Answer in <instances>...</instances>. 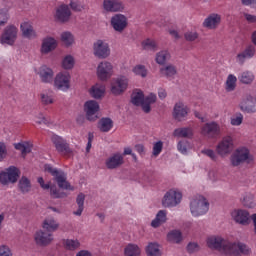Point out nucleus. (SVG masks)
I'll use <instances>...</instances> for the list:
<instances>
[{"instance_id": "33", "label": "nucleus", "mask_w": 256, "mask_h": 256, "mask_svg": "<svg viewBox=\"0 0 256 256\" xmlns=\"http://www.w3.org/2000/svg\"><path fill=\"white\" fill-rule=\"evenodd\" d=\"M160 75L167 79H173L177 75V68L173 64H169L160 68Z\"/></svg>"}, {"instance_id": "35", "label": "nucleus", "mask_w": 256, "mask_h": 256, "mask_svg": "<svg viewBox=\"0 0 256 256\" xmlns=\"http://www.w3.org/2000/svg\"><path fill=\"white\" fill-rule=\"evenodd\" d=\"M90 95L94 99H101L105 95V85L96 84L90 89Z\"/></svg>"}, {"instance_id": "60", "label": "nucleus", "mask_w": 256, "mask_h": 256, "mask_svg": "<svg viewBox=\"0 0 256 256\" xmlns=\"http://www.w3.org/2000/svg\"><path fill=\"white\" fill-rule=\"evenodd\" d=\"M36 123H38L39 125L44 124L47 125V123H49V121L47 120V118H45V116L43 115V113H39L36 116Z\"/></svg>"}, {"instance_id": "25", "label": "nucleus", "mask_w": 256, "mask_h": 256, "mask_svg": "<svg viewBox=\"0 0 256 256\" xmlns=\"http://www.w3.org/2000/svg\"><path fill=\"white\" fill-rule=\"evenodd\" d=\"M57 49V40L53 37H46L42 40L41 53L45 55Z\"/></svg>"}, {"instance_id": "58", "label": "nucleus", "mask_w": 256, "mask_h": 256, "mask_svg": "<svg viewBox=\"0 0 256 256\" xmlns=\"http://www.w3.org/2000/svg\"><path fill=\"white\" fill-rule=\"evenodd\" d=\"M241 111H245L246 113H255L256 112V106H247L243 103L240 104Z\"/></svg>"}, {"instance_id": "2", "label": "nucleus", "mask_w": 256, "mask_h": 256, "mask_svg": "<svg viewBox=\"0 0 256 256\" xmlns=\"http://www.w3.org/2000/svg\"><path fill=\"white\" fill-rule=\"evenodd\" d=\"M44 169L45 171H47V173H50V175L54 177V181H56L60 189H65L66 191H75V188L71 186V183H69V181H67V174H65L63 170L54 168L50 164H46L44 166Z\"/></svg>"}, {"instance_id": "49", "label": "nucleus", "mask_w": 256, "mask_h": 256, "mask_svg": "<svg viewBox=\"0 0 256 256\" xmlns=\"http://www.w3.org/2000/svg\"><path fill=\"white\" fill-rule=\"evenodd\" d=\"M61 41L66 47H70V45L75 42V38L71 32H63L61 34Z\"/></svg>"}, {"instance_id": "17", "label": "nucleus", "mask_w": 256, "mask_h": 256, "mask_svg": "<svg viewBox=\"0 0 256 256\" xmlns=\"http://www.w3.org/2000/svg\"><path fill=\"white\" fill-rule=\"evenodd\" d=\"M36 245H40V247H46L53 241V234L51 232H44L43 230H39L36 232L34 236Z\"/></svg>"}, {"instance_id": "48", "label": "nucleus", "mask_w": 256, "mask_h": 256, "mask_svg": "<svg viewBox=\"0 0 256 256\" xmlns=\"http://www.w3.org/2000/svg\"><path fill=\"white\" fill-rule=\"evenodd\" d=\"M64 247L68 251H75L76 249H79V247H81V243L79 242V240L67 239L64 241Z\"/></svg>"}, {"instance_id": "29", "label": "nucleus", "mask_w": 256, "mask_h": 256, "mask_svg": "<svg viewBox=\"0 0 256 256\" xmlns=\"http://www.w3.org/2000/svg\"><path fill=\"white\" fill-rule=\"evenodd\" d=\"M224 89L227 93H233L237 89V76L229 74L224 83Z\"/></svg>"}, {"instance_id": "20", "label": "nucleus", "mask_w": 256, "mask_h": 256, "mask_svg": "<svg viewBox=\"0 0 256 256\" xmlns=\"http://www.w3.org/2000/svg\"><path fill=\"white\" fill-rule=\"evenodd\" d=\"M103 9L108 13H117L119 11H123L125 6H123V2L119 0H104Z\"/></svg>"}, {"instance_id": "43", "label": "nucleus", "mask_w": 256, "mask_h": 256, "mask_svg": "<svg viewBox=\"0 0 256 256\" xmlns=\"http://www.w3.org/2000/svg\"><path fill=\"white\" fill-rule=\"evenodd\" d=\"M238 79L240 83H243L244 85H250V83H253L255 75H253L251 71H244L240 74Z\"/></svg>"}, {"instance_id": "61", "label": "nucleus", "mask_w": 256, "mask_h": 256, "mask_svg": "<svg viewBox=\"0 0 256 256\" xmlns=\"http://www.w3.org/2000/svg\"><path fill=\"white\" fill-rule=\"evenodd\" d=\"M177 149L180 153H182V155H187V146L185 145V142H178Z\"/></svg>"}, {"instance_id": "7", "label": "nucleus", "mask_w": 256, "mask_h": 256, "mask_svg": "<svg viewBox=\"0 0 256 256\" xmlns=\"http://www.w3.org/2000/svg\"><path fill=\"white\" fill-rule=\"evenodd\" d=\"M19 175H21V171L19 168L15 166H10L0 173V181L2 185H7V183H17V179H19Z\"/></svg>"}, {"instance_id": "12", "label": "nucleus", "mask_w": 256, "mask_h": 256, "mask_svg": "<svg viewBox=\"0 0 256 256\" xmlns=\"http://www.w3.org/2000/svg\"><path fill=\"white\" fill-rule=\"evenodd\" d=\"M250 159L249 149L245 147L238 148L231 156V164L233 167H239L240 163H245V161H249Z\"/></svg>"}, {"instance_id": "59", "label": "nucleus", "mask_w": 256, "mask_h": 256, "mask_svg": "<svg viewBox=\"0 0 256 256\" xmlns=\"http://www.w3.org/2000/svg\"><path fill=\"white\" fill-rule=\"evenodd\" d=\"M243 205L244 207H248V209H253V207H255V202L253 201V199L245 197L243 200Z\"/></svg>"}, {"instance_id": "15", "label": "nucleus", "mask_w": 256, "mask_h": 256, "mask_svg": "<svg viewBox=\"0 0 256 256\" xmlns=\"http://www.w3.org/2000/svg\"><path fill=\"white\" fill-rule=\"evenodd\" d=\"M218 155L221 157L229 155L233 151V138L230 136L224 137L221 142L216 147Z\"/></svg>"}, {"instance_id": "14", "label": "nucleus", "mask_w": 256, "mask_h": 256, "mask_svg": "<svg viewBox=\"0 0 256 256\" xmlns=\"http://www.w3.org/2000/svg\"><path fill=\"white\" fill-rule=\"evenodd\" d=\"M84 111L88 121H97V113L99 112V103L95 100L87 101L84 104Z\"/></svg>"}, {"instance_id": "55", "label": "nucleus", "mask_w": 256, "mask_h": 256, "mask_svg": "<svg viewBox=\"0 0 256 256\" xmlns=\"http://www.w3.org/2000/svg\"><path fill=\"white\" fill-rule=\"evenodd\" d=\"M0 256H13V252L9 246L0 245Z\"/></svg>"}, {"instance_id": "36", "label": "nucleus", "mask_w": 256, "mask_h": 256, "mask_svg": "<svg viewBox=\"0 0 256 256\" xmlns=\"http://www.w3.org/2000/svg\"><path fill=\"white\" fill-rule=\"evenodd\" d=\"M76 203L78 205V209L73 212V215H76L77 217H81L85 209V194L83 193L78 194L76 198Z\"/></svg>"}, {"instance_id": "16", "label": "nucleus", "mask_w": 256, "mask_h": 256, "mask_svg": "<svg viewBox=\"0 0 256 256\" xmlns=\"http://www.w3.org/2000/svg\"><path fill=\"white\" fill-rule=\"evenodd\" d=\"M38 183L42 189H50V195L53 199H63V197H67L65 192H61V190L57 189V186H51V184H45V180L43 177L38 178Z\"/></svg>"}, {"instance_id": "13", "label": "nucleus", "mask_w": 256, "mask_h": 256, "mask_svg": "<svg viewBox=\"0 0 256 256\" xmlns=\"http://www.w3.org/2000/svg\"><path fill=\"white\" fill-rule=\"evenodd\" d=\"M97 75L100 81H107L113 75V64L108 61L101 62L97 67Z\"/></svg>"}, {"instance_id": "6", "label": "nucleus", "mask_w": 256, "mask_h": 256, "mask_svg": "<svg viewBox=\"0 0 256 256\" xmlns=\"http://www.w3.org/2000/svg\"><path fill=\"white\" fill-rule=\"evenodd\" d=\"M17 33H19L17 27L13 25L7 26L1 34L0 43L2 45H15V42L17 41Z\"/></svg>"}, {"instance_id": "62", "label": "nucleus", "mask_w": 256, "mask_h": 256, "mask_svg": "<svg viewBox=\"0 0 256 256\" xmlns=\"http://www.w3.org/2000/svg\"><path fill=\"white\" fill-rule=\"evenodd\" d=\"M188 253H195V251H199L198 243H189L187 246Z\"/></svg>"}, {"instance_id": "39", "label": "nucleus", "mask_w": 256, "mask_h": 256, "mask_svg": "<svg viewBox=\"0 0 256 256\" xmlns=\"http://www.w3.org/2000/svg\"><path fill=\"white\" fill-rule=\"evenodd\" d=\"M18 188L23 194L29 193V191H31V180L25 176H22L19 180Z\"/></svg>"}, {"instance_id": "26", "label": "nucleus", "mask_w": 256, "mask_h": 256, "mask_svg": "<svg viewBox=\"0 0 256 256\" xmlns=\"http://www.w3.org/2000/svg\"><path fill=\"white\" fill-rule=\"evenodd\" d=\"M255 57V46L250 45L246 49L237 55V61L240 65H243L247 59H253Z\"/></svg>"}, {"instance_id": "44", "label": "nucleus", "mask_w": 256, "mask_h": 256, "mask_svg": "<svg viewBox=\"0 0 256 256\" xmlns=\"http://www.w3.org/2000/svg\"><path fill=\"white\" fill-rule=\"evenodd\" d=\"M14 147L17 149V151H21L23 157H25L27 153H31L33 145L29 142H23L14 144Z\"/></svg>"}, {"instance_id": "63", "label": "nucleus", "mask_w": 256, "mask_h": 256, "mask_svg": "<svg viewBox=\"0 0 256 256\" xmlns=\"http://www.w3.org/2000/svg\"><path fill=\"white\" fill-rule=\"evenodd\" d=\"M244 17L248 23H256V16L251 14H244Z\"/></svg>"}, {"instance_id": "11", "label": "nucleus", "mask_w": 256, "mask_h": 256, "mask_svg": "<svg viewBox=\"0 0 256 256\" xmlns=\"http://www.w3.org/2000/svg\"><path fill=\"white\" fill-rule=\"evenodd\" d=\"M93 51L95 57H98V59H107L111 55L109 44L103 40H97L93 44Z\"/></svg>"}, {"instance_id": "54", "label": "nucleus", "mask_w": 256, "mask_h": 256, "mask_svg": "<svg viewBox=\"0 0 256 256\" xmlns=\"http://www.w3.org/2000/svg\"><path fill=\"white\" fill-rule=\"evenodd\" d=\"M184 37L186 41H196V39H199V33L195 31H188L184 34Z\"/></svg>"}, {"instance_id": "40", "label": "nucleus", "mask_w": 256, "mask_h": 256, "mask_svg": "<svg viewBox=\"0 0 256 256\" xmlns=\"http://www.w3.org/2000/svg\"><path fill=\"white\" fill-rule=\"evenodd\" d=\"M174 137H184L191 139L193 137V129L191 128H177L173 133Z\"/></svg>"}, {"instance_id": "51", "label": "nucleus", "mask_w": 256, "mask_h": 256, "mask_svg": "<svg viewBox=\"0 0 256 256\" xmlns=\"http://www.w3.org/2000/svg\"><path fill=\"white\" fill-rule=\"evenodd\" d=\"M74 65L75 60L72 58V56H66L62 61L63 69H73Z\"/></svg>"}, {"instance_id": "47", "label": "nucleus", "mask_w": 256, "mask_h": 256, "mask_svg": "<svg viewBox=\"0 0 256 256\" xmlns=\"http://www.w3.org/2000/svg\"><path fill=\"white\" fill-rule=\"evenodd\" d=\"M142 48L145 51H157V42L151 38L142 41Z\"/></svg>"}, {"instance_id": "18", "label": "nucleus", "mask_w": 256, "mask_h": 256, "mask_svg": "<svg viewBox=\"0 0 256 256\" xmlns=\"http://www.w3.org/2000/svg\"><path fill=\"white\" fill-rule=\"evenodd\" d=\"M123 163H125V158L121 153H114L105 161L107 169H117L118 167H121Z\"/></svg>"}, {"instance_id": "41", "label": "nucleus", "mask_w": 256, "mask_h": 256, "mask_svg": "<svg viewBox=\"0 0 256 256\" xmlns=\"http://www.w3.org/2000/svg\"><path fill=\"white\" fill-rule=\"evenodd\" d=\"M171 59V54L167 50H162L156 54V63L165 65Z\"/></svg>"}, {"instance_id": "34", "label": "nucleus", "mask_w": 256, "mask_h": 256, "mask_svg": "<svg viewBox=\"0 0 256 256\" xmlns=\"http://www.w3.org/2000/svg\"><path fill=\"white\" fill-rule=\"evenodd\" d=\"M98 129L102 133H109L113 129V120L111 118H101L98 122Z\"/></svg>"}, {"instance_id": "57", "label": "nucleus", "mask_w": 256, "mask_h": 256, "mask_svg": "<svg viewBox=\"0 0 256 256\" xmlns=\"http://www.w3.org/2000/svg\"><path fill=\"white\" fill-rule=\"evenodd\" d=\"M203 155H206L207 157H210L212 161H217V154H215V151L211 149H205L202 150Z\"/></svg>"}, {"instance_id": "23", "label": "nucleus", "mask_w": 256, "mask_h": 256, "mask_svg": "<svg viewBox=\"0 0 256 256\" xmlns=\"http://www.w3.org/2000/svg\"><path fill=\"white\" fill-rule=\"evenodd\" d=\"M187 113H189V108L183 104V102H178L174 106V119L177 121H183L185 117H187Z\"/></svg>"}, {"instance_id": "64", "label": "nucleus", "mask_w": 256, "mask_h": 256, "mask_svg": "<svg viewBox=\"0 0 256 256\" xmlns=\"http://www.w3.org/2000/svg\"><path fill=\"white\" fill-rule=\"evenodd\" d=\"M76 256H93L88 250H80Z\"/></svg>"}, {"instance_id": "30", "label": "nucleus", "mask_w": 256, "mask_h": 256, "mask_svg": "<svg viewBox=\"0 0 256 256\" xmlns=\"http://www.w3.org/2000/svg\"><path fill=\"white\" fill-rule=\"evenodd\" d=\"M42 227L48 233H53L54 231H57V229H59V223L55 221V218L48 217L43 221Z\"/></svg>"}, {"instance_id": "3", "label": "nucleus", "mask_w": 256, "mask_h": 256, "mask_svg": "<svg viewBox=\"0 0 256 256\" xmlns=\"http://www.w3.org/2000/svg\"><path fill=\"white\" fill-rule=\"evenodd\" d=\"M190 211L192 217H201L209 211V201L203 196H196L190 202Z\"/></svg>"}, {"instance_id": "32", "label": "nucleus", "mask_w": 256, "mask_h": 256, "mask_svg": "<svg viewBox=\"0 0 256 256\" xmlns=\"http://www.w3.org/2000/svg\"><path fill=\"white\" fill-rule=\"evenodd\" d=\"M157 101V95L150 93L148 96L144 97L142 102V111L144 113H151V105Z\"/></svg>"}, {"instance_id": "5", "label": "nucleus", "mask_w": 256, "mask_h": 256, "mask_svg": "<svg viewBox=\"0 0 256 256\" xmlns=\"http://www.w3.org/2000/svg\"><path fill=\"white\" fill-rule=\"evenodd\" d=\"M129 87V79L125 76L114 78L111 81L110 91L112 95H123Z\"/></svg>"}, {"instance_id": "46", "label": "nucleus", "mask_w": 256, "mask_h": 256, "mask_svg": "<svg viewBox=\"0 0 256 256\" xmlns=\"http://www.w3.org/2000/svg\"><path fill=\"white\" fill-rule=\"evenodd\" d=\"M168 241H171V243H181L183 236L181 234V231L179 230H172L167 235Z\"/></svg>"}, {"instance_id": "50", "label": "nucleus", "mask_w": 256, "mask_h": 256, "mask_svg": "<svg viewBox=\"0 0 256 256\" xmlns=\"http://www.w3.org/2000/svg\"><path fill=\"white\" fill-rule=\"evenodd\" d=\"M134 75H137L138 77H142L145 78L147 77V68L144 65H136L133 69H132Z\"/></svg>"}, {"instance_id": "10", "label": "nucleus", "mask_w": 256, "mask_h": 256, "mask_svg": "<svg viewBox=\"0 0 256 256\" xmlns=\"http://www.w3.org/2000/svg\"><path fill=\"white\" fill-rule=\"evenodd\" d=\"M54 86L59 91H69L71 87V75L69 72H60L54 79Z\"/></svg>"}, {"instance_id": "4", "label": "nucleus", "mask_w": 256, "mask_h": 256, "mask_svg": "<svg viewBox=\"0 0 256 256\" xmlns=\"http://www.w3.org/2000/svg\"><path fill=\"white\" fill-rule=\"evenodd\" d=\"M51 141L56 151L62 155V157H66V159L73 157V149H71L69 143H67V140L63 139V137L54 134L51 137Z\"/></svg>"}, {"instance_id": "9", "label": "nucleus", "mask_w": 256, "mask_h": 256, "mask_svg": "<svg viewBox=\"0 0 256 256\" xmlns=\"http://www.w3.org/2000/svg\"><path fill=\"white\" fill-rule=\"evenodd\" d=\"M181 199H183V194L177 190H169L164 195L162 204L164 207H177L179 203H181Z\"/></svg>"}, {"instance_id": "21", "label": "nucleus", "mask_w": 256, "mask_h": 256, "mask_svg": "<svg viewBox=\"0 0 256 256\" xmlns=\"http://www.w3.org/2000/svg\"><path fill=\"white\" fill-rule=\"evenodd\" d=\"M221 24V15L212 13L206 17L202 23L205 29H217Z\"/></svg>"}, {"instance_id": "42", "label": "nucleus", "mask_w": 256, "mask_h": 256, "mask_svg": "<svg viewBox=\"0 0 256 256\" xmlns=\"http://www.w3.org/2000/svg\"><path fill=\"white\" fill-rule=\"evenodd\" d=\"M125 256H141V249L135 244H128L124 250Z\"/></svg>"}, {"instance_id": "22", "label": "nucleus", "mask_w": 256, "mask_h": 256, "mask_svg": "<svg viewBox=\"0 0 256 256\" xmlns=\"http://www.w3.org/2000/svg\"><path fill=\"white\" fill-rule=\"evenodd\" d=\"M232 219L240 225H249V212L247 210H234Z\"/></svg>"}, {"instance_id": "8", "label": "nucleus", "mask_w": 256, "mask_h": 256, "mask_svg": "<svg viewBox=\"0 0 256 256\" xmlns=\"http://www.w3.org/2000/svg\"><path fill=\"white\" fill-rule=\"evenodd\" d=\"M201 135L215 139L221 135V126L215 121L208 122L201 127Z\"/></svg>"}, {"instance_id": "45", "label": "nucleus", "mask_w": 256, "mask_h": 256, "mask_svg": "<svg viewBox=\"0 0 256 256\" xmlns=\"http://www.w3.org/2000/svg\"><path fill=\"white\" fill-rule=\"evenodd\" d=\"M146 253L148 256H161V250H159V244L149 243L146 247Z\"/></svg>"}, {"instance_id": "1", "label": "nucleus", "mask_w": 256, "mask_h": 256, "mask_svg": "<svg viewBox=\"0 0 256 256\" xmlns=\"http://www.w3.org/2000/svg\"><path fill=\"white\" fill-rule=\"evenodd\" d=\"M210 249H216L225 256L249 255L250 249L243 243H231L219 236H211L207 239Z\"/></svg>"}, {"instance_id": "37", "label": "nucleus", "mask_w": 256, "mask_h": 256, "mask_svg": "<svg viewBox=\"0 0 256 256\" xmlns=\"http://www.w3.org/2000/svg\"><path fill=\"white\" fill-rule=\"evenodd\" d=\"M165 221H167V211L160 210L157 213L156 218L151 222V225H152V227L157 228L160 225H163V223H165Z\"/></svg>"}, {"instance_id": "27", "label": "nucleus", "mask_w": 256, "mask_h": 256, "mask_svg": "<svg viewBox=\"0 0 256 256\" xmlns=\"http://www.w3.org/2000/svg\"><path fill=\"white\" fill-rule=\"evenodd\" d=\"M42 83H53V70L47 66H42L38 73Z\"/></svg>"}, {"instance_id": "56", "label": "nucleus", "mask_w": 256, "mask_h": 256, "mask_svg": "<svg viewBox=\"0 0 256 256\" xmlns=\"http://www.w3.org/2000/svg\"><path fill=\"white\" fill-rule=\"evenodd\" d=\"M7 21H9V13L5 9L0 10V27L1 25H5Z\"/></svg>"}, {"instance_id": "53", "label": "nucleus", "mask_w": 256, "mask_h": 256, "mask_svg": "<svg viewBox=\"0 0 256 256\" xmlns=\"http://www.w3.org/2000/svg\"><path fill=\"white\" fill-rule=\"evenodd\" d=\"M243 123V114L239 113L231 118V125L239 127Z\"/></svg>"}, {"instance_id": "52", "label": "nucleus", "mask_w": 256, "mask_h": 256, "mask_svg": "<svg viewBox=\"0 0 256 256\" xmlns=\"http://www.w3.org/2000/svg\"><path fill=\"white\" fill-rule=\"evenodd\" d=\"M163 151V142L158 141L153 146V155L154 157H158V155H161V152Z\"/></svg>"}, {"instance_id": "38", "label": "nucleus", "mask_w": 256, "mask_h": 256, "mask_svg": "<svg viewBox=\"0 0 256 256\" xmlns=\"http://www.w3.org/2000/svg\"><path fill=\"white\" fill-rule=\"evenodd\" d=\"M144 98H145V94H143V91L135 90L132 93L131 102L133 103V105H136V107H139V105L143 107Z\"/></svg>"}, {"instance_id": "19", "label": "nucleus", "mask_w": 256, "mask_h": 256, "mask_svg": "<svg viewBox=\"0 0 256 256\" xmlns=\"http://www.w3.org/2000/svg\"><path fill=\"white\" fill-rule=\"evenodd\" d=\"M111 25L114 31L121 33L127 27V17L122 14H116L111 18Z\"/></svg>"}, {"instance_id": "28", "label": "nucleus", "mask_w": 256, "mask_h": 256, "mask_svg": "<svg viewBox=\"0 0 256 256\" xmlns=\"http://www.w3.org/2000/svg\"><path fill=\"white\" fill-rule=\"evenodd\" d=\"M23 37L26 39H35L37 37V33L33 29V25L30 22H23L20 26Z\"/></svg>"}, {"instance_id": "31", "label": "nucleus", "mask_w": 256, "mask_h": 256, "mask_svg": "<svg viewBox=\"0 0 256 256\" xmlns=\"http://www.w3.org/2000/svg\"><path fill=\"white\" fill-rule=\"evenodd\" d=\"M42 105H53L55 103V94L53 90H45L40 94Z\"/></svg>"}, {"instance_id": "24", "label": "nucleus", "mask_w": 256, "mask_h": 256, "mask_svg": "<svg viewBox=\"0 0 256 256\" xmlns=\"http://www.w3.org/2000/svg\"><path fill=\"white\" fill-rule=\"evenodd\" d=\"M55 17L61 23H66V21H69V18L71 17V10L69 9V6L67 5L59 6L56 10Z\"/></svg>"}]
</instances>
